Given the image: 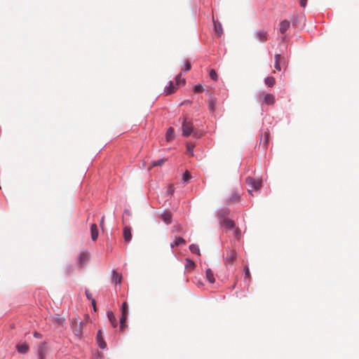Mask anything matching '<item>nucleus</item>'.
<instances>
[{"label": "nucleus", "instance_id": "nucleus-34", "mask_svg": "<svg viewBox=\"0 0 359 359\" xmlns=\"http://www.w3.org/2000/svg\"><path fill=\"white\" fill-rule=\"evenodd\" d=\"M191 175L188 171H186L183 175V180L187 182L191 179Z\"/></svg>", "mask_w": 359, "mask_h": 359}, {"label": "nucleus", "instance_id": "nucleus-5", "mask_svg": "<svg viewBox=\"0 0 359 359\" xmlns=\"http://www.w3.org/2000/svg\"><path fill=\"white\" fill-rule=\"evenodd\" d=\"M256 37L260 42H265L268 39V33L264 29L258 30L256 32Z\"/></svg>", "mask_w": 359, "mask_h": 359}, {"label": "nucleus", "instance_id": "nucleus-19", "mask_svg": "<svg viewBox=\"0 0 359 359\" xmlns=\"http://www.w3.org/2000/svg\"><path fill=\"white\" fill-rule=\"evenodd\" d=\"M223 225L226 229H233L235 226L234 222L228 219L223 221Z\"/></svg>", "mask_w": 359, "mask_h": 359}, {"label": "nucleus", "instance_id": "nucleus-32", "mask_svg": "<svg viewBox=\"0 0 359 359\" xmlns=\"http://www.w3.org/2000/svg\"><path fill=\"white\" fill-rule=\"evenodd\" d=\"M121 313L128 314V304L127 302H123L121 306Z\"/></svg>", "mask_w": 359, "mask_h": 359}, {"label": "nucleus", "instance_id": "nucleus-22", "mask_svg": "<svg viewBox=\"0 0 359 359\" xmlns=\"http://www.w3.org/2000/svg\"><path fill=\"white\" fill-rule=\"evenodd\" d=\"M281 60H282V57L280 54H276L275 55V68L278 71L281 70V67H280Z\"/></svg>", "mask_w": 359, "mask_h": 359}, {"label": "nucleus", "instance_id": "nucleus-23", "mask_svg": "<svg viewBox=\"0 0 359 359\" xmlns=\"http://www.w3.org/2000/svg\"><path fill=\"white\" fill-rule=\"evenodd\" d=\"M214 27L215 31L217 34V35L219 36H221L223 33L222 25L219 22L214 21Z\"/></svg>", "mask_w": 359, "mask_h": 359}, {"label": "nucleus", "instance_id": "nucleus-30", "mask_svg": "<svg viewBox=\"0 0 359 359\" xmlns=\"http://www.w3.org/2000/svg\"><path fill=\"white\" fill-rule=\"evenodd\" d=\"M164 162H165V159H160L158 161H155L151 163V166H153V167L160 166V165H163L164 163Z\"/></svg>", "mask_w": 359, "mask_h": 359}, {"label": "nucleus", "instance_id": "nucleus-47", "mask_svg": "<svg viewBox=\"0 0 359 359\" xmlns=\"http://www.w3.org/2000/svg\"><path fill=\"white\" fill-rule=\"evenodd\" d=\"M193 136H194V137H197V138H198V137H200V135H198V133H196V132H193Z\"/></svg>", "mask_w": 359, "mask_h": 359}, {"label": "nucleus", "instance_id": "nucleus-15", "mask_svg": "<svg viewBox=\"0 0 359 359\" xmlns=\"http://www.w3.org/2000/svg\"><path fill=\"white\" fill-rule=\"evenodd\" d=\"M16 348L19 353H25L29 350V346L25 343L21 344H18L16 346Z\"/></svg>", "mask_w": 359, "mask_h": 359}, {"label": "nucleus", "instance_id": "nucleus-28", "mask_svg": "<svg viewBox=\"0 0 359 359\" xmlns=\"http://www.w3.org/2000/svg\"><path fill=\"white\" fill-rule=\"evenodd\" d=\"M189 250L191 252L193 253H196L198 255H200V250H199V248L197 245L196 244H191L190 246H189Z\"/></svg>", "mask_w": 359, "mask_h": 359}, {"label": "nucleus", "instance_id": "nucleus-36", "mask_svg": "<svg viewBox=\"0 0 359 359\" xmlns=\"http://www.w3.org/2000/svg\"><path fill=\"white\" fill-rule=\"evenodd\" d=\"M182 230V227L181 225H176L172 226L173 232H180Z\"/></svg>", "mask_w": 359, "mask_h": 359}, {"label": "nucleus", "instance_id": "nucleus-46", "mask_svg": "<svg viewBox=\"0 0 359 359\" xmlns=\"http://www.w3.org/2000/svg\"><path fill=\"white\" fill-rule=\"evenodd\" d=\"M90 316L88 314L85 315V322L84 323H86L90 322Z\"/></svg>", "mask_w": 359, "mask_h": 359}, {"label": "nucleus", "instance_id": "nucleus-7", "mask_svg": "<svg viewBox=\"0 0 359 359\" xmlns=\"http://www.w3.org/2000/svg\"><path fill=\"white\" fill-rule=\"evenodd\" d=\"M236 254L233 250L229 251L225 259V263L226 264H232L236 259Z\"/></svg>", "mask_w": 359, "mask_h": 359}, {"label": "nucleus", "instance_id": "nucleus-24", "mask_svg": "<svg viewBox=\"0 0 359 359\" xmlns=\"http://www.w3.org/2000/svg\"><path fill=\"white\" fill-rule=\"evenodd\" d=\"M194 266H195V263L193 261H191L189 259H186L185 269L187 270L190 271L194 269Z\"/></svg>", "mask_w": 359, "mask_h": 359}, {"label": "nucleus", "instance_id": "nucleus-39", "mask_svg": "<svg viewBox=\"0 0 359 359\" xmlns=\"http://www.w3.org/2000/svg\"><path fill=\"white\" fill-rule=\"evenodd\" d=\"M299 4L302 7L304 8L306 6L307 0H299Z\"/></svg>", "mask_w": 359, "mask_h": 359}, {"label": "nucleus", "instance_id": "nucleus-25", "mask_svg": "<svg viewBox=\"0 0 359 359\" xmlns=\"http://www.w3.org/2000/svg\"><path fill=\"white\" fill-rule=\"evenodd\" d=\"M186 241L183 238L179 237L177 238L173 244H171V248H174L175 246H180L181 245L185 244Z\"/></svg>", "mask_w": 359, "mask_h": 359}, {"label": "nucleus", "instance_id": "nucleus-45", "mask_svg": "<svg viewBox=\"0 0 359 359\" xmlns=\"http://www.w3.org/2000/svg\"><path fill=\"white\" fill-rule=\"evenodd\" d=\"M92 305L93 306V309L95 311H96V304H95V300L94 299H92L91 300Z\"/></svg>", "mask_w": 359, "mask_h": 359}, {"label": "nucleus", "instance_id": "nucleus-26", "mask_svg": "<svg viewBox=\"0 0 359 359\" xmlns=\"http://www.w3.org/2000/svg\"><path fill=\"white\" fill-rule=\"evenodd\" d=\"M265 84L269 87H272L275 84V79L272 76H268L265 79Z\"/></svg>", "mask_w": 359, "mask_h": 359}, {"label": "nucleus", "instance_id": "nucleus-33", "mask_svg": "<svg viewBox=\"0 0 359 359\" xmlns=\"http://www.w3.org/2000/svg\"><path fill=\"white\" fill-rule=\"evenodd\" d=\"M191 69V63L189 61H186L185 64H184V67L182 68V69L184 71V72H188Z\"/></svg>", "mask_w": 359, "mask_h": 359}, {"label": "nucleus", "instance_id": "nucleus-14", "mask_svg": "<svg viewBox=\"0 0 359 359\" xmlns=\"http://www.w3.org/2000/svg\"><path fill=\"white\" fill-rule=\"evenodd\" d=\"M107 317H108V319H109V322L111 323V325L114 327H116L117 322H116V317H115L114 313L111 311H107Z\"/></svg>", "mask_w": 359, "mask_h": 359}, {"label": "nucleus", "instance_id": "nucleus-20", "mask_svg": "<svg viewBox=\"0 0 359 359\" xmlns=\"http://www.w3.org/2000/svg\"><path fill=\"white\" fill-rule=\"evenodd\" d=\"M127 319V313H121V317L120 319V330L123 331L126 327V321Z\"/></svg>", "mask_w": 359, "mask_h": 359}, {"label": "nucleus", "instance_id": "nucleus-10", "mask_svg": "<svg viewBox=\"0 0 359 359\" xmlns=\"http://www.w3.org/2000/svg\"><path fill=\"white\" fill-rule=\"evenodd\" d=\"M290 26V22L288 20H284L280 23V32L283 34L288 29Z\"/></svg>", "mask_w": 359, "mask_h": 359}, {"label": "nucleus", "instance_id": "nucleus-12", "mask_svg": "<svg viewBox=\"0 0 359 359\" xmlns=\"http://www.w3.org/2000/svg\"><path fill=\"white\" fill-rule=\"evenodd\" d=\"M88 253L83 252L79 255L78 262L81 266H83L88 260Z\"/></svg>", "mask_w": 359, "mask_h": 359}, {"label": "nucleus", "instance_id": "nucleus-44", "mask_svg": "<svg viewBox=\"0 0 359 359\" xmlns=\"http://www.w3.org/2000/svg\"><path fill=\"white\" fill-rule=\"evenodd\" d=\"M34 337H36V338H41L42 337V335L37 332H34Z\"/></svg>", "mask_w": 359, "mask_h": 359}, {"label": "nucleus", "instance_id": "nucleus-31", "mask_svg": "<svg viewBox=\"0 0 359 359\" xmlns=\"http://www.w3.org/2000/svg\"><path fill=\"white\" fill-rule=\"evenodd\" d=\"M210 77L214 80V81H217V74L216 73V72L214 70V69H211L210 71Z\"/></svg>", "mask_w": 359, "mask_h": 359}, {"label": "nucleus", "instance_id": "nucleus-3", "mask_svg": "<svg viewBox=\"0 0 359 359\" xmlns=\"http://www.w3.org/2000/svg\"><path fill=\"white\" fill-rule=\"evenodd\" d=\"M193 132V124L187 118L182 123V135L185 137L189 136Z\"/></svg>", "mask_w": 359, "mask_h": 359}, {"label": "nucleus", "instance_id": "nucleus-35", "mask_svg": "<svg viewBox=\"0 0 359 359\" xmlns=\"http://www.w3.org/2000/svg\"><path fill=\"white\" fill-rule=\"evenodd\" d=\"M175 79H176L177 85H179L180 82H182V83H185V79H181V74H178L176 76Z\"/></svg>", "mask_w": 359, "mask_h": 359}, {"label": "nucleus", "instance_id": "nucleus-41", "mask_svg": "<svg viewBox=\"0 0 359 359\" xmlns=\"http://www.w3.org/2000/svg\"><path fill=\"white\" fill-rule=\"evenodd\" d=\"M86 295L88 299L92 300L93 296L91 292H90L88 290H86Z\"/></svg>", "mask_w": 359, "mask_h": 359}, {"label": "nucleus", "instance_id": "nucleus-27", "mask_svg": "<svg viewBox=\"0 0 359 359\" xmlns=\"http://www.w3.org/2000/svg\"><path fill=\"white\" fill-rule=\"evenodd\" d=\"M174 135V129L172 128H169L166 133V140L167 141H170L173 138Z\"/></svg>", "mask_w": 359, "mask_h": 359}, {"label": "nucleus", "instance_id": "nucleus-37", "mask_svg": "<svg viewBox=\"0 0 359 359\" xmlns=\"http://www.w3.org/2000/svg\"><path fill=\"white\" fill-rule=\"evenodd\" d=\"M202 90H203V86L201 84L195 86V87H194L195 93H200V92H202Z\"/></svg>", "mask_w": 359, "mask_h": 359}, {"label": "nucleus", "instance_id": "nucleus-38", "mask_svg": "<svg viewBox=\"0 0 359 359\" xmlns=\"http://www.w3.org/2000/svg\"><path fill=\"white\" fill-rule=\"evenodd\" d=\"M240 235H241V231L238 229H236L235 231H234V236L236 238H239L240 237Z\"/></svg>", "mask_w": 359, "mask_h": 359}, {"label": "nucleus", "instance_id": "nucleus-21", "mask_svg": "<svg viewBox=\"0 0 359 359\" xmlns=\"http://www.w3.org/2000/svg\"><path fill=\"white\" fill-rule=\"evenodd\" d=\"M177 87L174 86L172 82H170L169 86L167 87L165 90V93L166 95H170L175 92Z\"/></svg>", "mask_w": 359, "mask_h": 359}, {"label": "nucleus", "instance_id": "nucleus-1", "mask_svg": "<svg viewBox=\"0 0 359 359\" xmlns=\"http://www.w3.org/2000/svg\"><path fill=\"white\" fill-rule=\"evenodd\" d=\"M71 329L76 339L81 340L83 337V329L85 325L84 321L78 322L76 318L70 320Z\"/></svg>", "mask_w": 359, "mask_h": 359}, {"label": "nucleus", "instance_id": "nucleus-2", "mask_svg": "<svg viewBox=\"0 0 359 359\" xmlns=\"http://www.w3.org/2000/svg\"><path fill=\"white\" fill-rule=\"evenodd\" d=\"M246 183L251 187V189H248V192L251 194L252 189L259 190L262 185V182L261 180H255L252 177H248L245 180Z\"/></svg>", "mask_w": 359, "mask_h": 359}, {"label": "nucleus", "instance_id": "nucleus-43", "mask_svg": "<svg viewBox=\"0 0 359 359\" xmlns=\"http://www.w3.org/2000/svg\"><path fill=\"white\" fill-rule=\"evenodd\" d=\"M104 216H102V217L100 220V226L102 229H104Z\"/></svg>", "mask_w": 359, "mask_h": 359}, {"label": "nucleus", "instance_id": "nucleus-16", "mask_svg": "<svg viewBox=\"0 0 359 359\" xmlns=\"http://www.w3.org/2000/svg\"><path fill=\"white\" fill-rule=\"evenodd\" d=\"M122 276L120 273H117L116 271H113L112 273V282L116 284H120L121 283Z\"/></svg>", "mask_w": 359, "mask_h": 359}, {"label": "nucleus", "instance_id": "nucleus-18", "mask_svg": "<svg viewBox=\"0 0 359 359\" xmlns=\"http://www.w3.org/2000/svg\"><path fill=\"white\" fill-rule=\"evenodd\" d=\"M240 197H241V196H240L239 193L237 191H235L232 194L231 196L228 200V202L229 203L238 202L240 200Z\"/></svg>", "mask_w": 359, "mask_h": 359}, {"label": "nucleus", "instance_id": "nucleus-42", "mask_svg": "<svg viewBox=\"0 0 359 359\" xmlns=\"http://www.w3.org/2000/svg\"><path fill=\"white\" fill-rule=\"evenodd\" d=\"M194 149V145L192 144H187V150L189 152H190L192 154Z\"/></svg>", "mask_w": 359, "mask_h": 359}, {"label": "nucleus", "instance_id": "nucleus-8", "mask_svg": "<svg viewBox=\"0 0 359 359\" xmlns=\"http://www.w3.org/2000/svg\"><path fill=\"white\" fill-rule=\"evenodd\" d=\"M172 215L170 212L165 211L161 215V218L166 224L172 222Z\"/></svg>", "mask_w": 359, "mask_h": 359}, {"label": "nucleus", "instance_id": "nucleus-9", "mask_svg": "<svg viewBox=\"0 0 359 359\" xmlns=\"http://www.w3.org/2000/svg\"><path fill=\"white\" fill-rule=\"evenodd\" d=\"M123 238L126 242H129L132 239L131 229L129 226H125L123 228Z\"/></svg>", "mask_w": 359, "mask_h": 359}, {"label": "nucleus", "instance_id": "nucleus-13", "mask_svg": "<svg viewBox=\"0 0 359 359\" xmlns=\"http://www.w3.org/2000/svg\"><path fill=\"white\" fill-rule=\"evenodd\" d=\"M46 352V343H41L39 346L38 353L39 359H44Z\"/></svg>", "mask_w": 359, "mask_h": 359}, {"label": "nucleus", "instance_id": "nucleus-11", "mask_svg": "<svg viewBox=\"0 0 359 359\" xmlns=\"http://www.w3.org/2000/svg\"><path fill=\"white\" fill-rule=\"evenodd\" d=\"M90 234L92 240L95 241L98 237V229L95 224H93L90 226Z\"/></svg>", "mask_w": 359, "mask_h": 359}, {"label": "nucleus", "instance_id": "nucleus-40", "mask_svg": "<svg viewBox=\"0 0 359 359\" xmlns=\"http://www.w3.org/2000/svg\"><path fill=\"white\" fill-rule=\"evenodd\" d=\"M245 277H248V278L250 277V271H249V269L248 266H246L245 268Z\"/></svg>", "mask_w": 359, "mask_h": 359}, {"label": "nucleus", "instance_id": "nucleus-29", "mask_svg": "<svg viewBox=\"0 0 359 359\" xmlns=\"http://www.w3.org/2000/svg\"><path fill=\"white\" fill-rule=\"evenodd\" d=\"M216 105V101L214 99H210L208 101L209 109L212 111H215Z\"/></svg>", "mask_w": 359, "mask_h": 359}, {"label": "nucleus", "instance_id": "nucleus-17", "mask_svg": "<svg viewBox=\"0 0 359 359\" xmlns=\"http://www.w3.org/2000/svg\"><path fill=\"white\" fill-rule=\"evenodd\" d=\"M205 276L207 280L210 283H213L215 281L214 274L210 269H208L205 272Z\"/></svg>", "mask_w": 359, "mask_h": 359}, {"label": "nucleus", "instance_id": "nucleus-6", "mask_svg": "<svg viewBox=\"0 0 359 359\" xmlns=\"http://www.w3.org/2000/svg\"><path fill=\"white\" fill-rule=\"evenodd\" d=\"M97 343L100 348H104L107 346V344L103 339L102 333L101 330H99L97 333L96 337Z\"/></svg>", "mask_w": 359, "mask_h": 359}, {"label": "nucleus", "instance_id": "nucleus-4", "mask_svg": "<svg viewBox=\"0 0 359 359\" xmlns=\"http://www.w3.org/2000/svg\"><path fill=\"white\" fill-rule=\"evenodd\" d=\"M259 97L267 104H273L275 102V97L271 93L261 94Z\"/></svg>", "mask_w": 359, "mask_h": 359}]
</instances>
